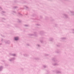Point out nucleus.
Instances as JSON below:
<instances>
[{"mask_svg": "<svg viewBox=\"0 0 74 74\" xmlns=\"http://www.w3.org/2000/svg\"><path fill=\"white\" fill-rule=\"evenodd\" d=\"M14 39L15 40H18L19 39V38L17 37H16L14 38Z\"/></svg>", "mask_w": 74, "mask_h": 74, "instance_id": "nucleus-1", "label": "nucleus"}]
</instances>
